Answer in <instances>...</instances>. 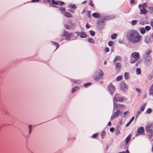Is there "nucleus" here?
<instances>
[{
    "instance_id": "f257e3e1",
    "label": "nucleus",
    "mask_w": 153,
    "mask_h": 153,
    "mask_svg": "<svg viewBox=\"0 0 153 153\" xmlns=\"http://www.w3.org/2000/svg\"><path fill=\"white\" fill-rule=\"evenodd\" d=\"M127 36L132 38H140L141 36L139 33L136 30H131L127 32Z\"/></svg>"
},
{
    "instance_id": "f03ea898",
    "label": "nucleus",
    "mask_w": 153,
    "mask_h": 153,
    "mask_svg": "<svg viewBox=\"0 0 153 153\" xmlns=\"http://www.w3.org/2000/svg\"><path fill=\"white\" fill-rule=\"evenodd\" d=\"M152 126L151 124H147L146 128L148 137L149 138H151L153 135V131L151 129Z\"/></svg>"
},
{
    "instance_id": "7ed1b4c3",
    "label": "nucleus",
    "mask_w": 153,
    "mask_h": 153,
    "mask_svg": "<svg viewBox=\"0 0 153 153\" xmlns=\"http://www.w3.org/2000/svg\"><path fill=\"white\" fill-rule=\"evenodd\" d=\"M103 75V73L102 71L98 70H97L94 75V79L95 80H97L100 79V76H102Z\"/></svg>"
},
{
    "instance_id": "20e7f679",
    "label": "nucleus",
    "mask_w": 153,
    "mask_h": 153,
    "mask_svg": "<svg viewBox=\"0 0 153 153\" xmlns=\"http://www.w3.org/2000/svg\"><path fill=\"white\" fill-rule=\"evenodd\" d=\"M124 98L123 97H122L120 95L117 94L115 95L113 99V101L116 102L117 101L119 102H122L124 101Z\"/></svg>"
},
{
    "instance_id": "39448f33",
    "label": "nucleus",
    "mask_w": 153,
    "mask_h": 153,
    "mask_svg": "<svg viewBox=\"0 0 153 153\" xmlns=\"http://www.w3.org/2000/svg\"><path fill=\"white\" fill-rule=\"evenodd\" d=\"M108 91L110 92V94L112 95L115 90L114 86L112 83H111L108 85Z\"/></svg>"
},
{
    "instance_id": "423d86ee",
    "label": "nucleus",
    "mask_w": 153,
    "mask_h": 153,
    "mask_svg": "<svg viewBox=\"0 0 153 153\" xmlns=\"http://www.w3.org/2000/svg\"><path fill=\"white\" fill-rule=\"evenodd\" d=\"M144 129L143 127H141L138 128L137 130V132L138 134H137L135 135V137H137L138 135L140 134H142L144 132Z\"/></svg>"
},
{
    "instance_id": "0eeeda50",
    "label": "nucleus",
    "mask_w": 153,
    "mask_h": 153,
    "mask_svg": "<svg viewBox=\"0 0 153 153\" xmlns=\"http://www.w3.org/2000/svg\"><path fill=\"white\" fill-rule=\"evenodd\" d=\"M120 88L123 91H126L128 89L126 85L125 82H123L120 84Z\"/></svg>"
},
{
    "instance_id": "6e6552de",
    "label": "nucleus",
    "mask_w": 153,
    "mask_h": 153,
    "mask_svg": "<svg viewBox=\"0 0 153 153\" xmlns=\"http://www.w3.org/2000/svg\"><path fill=\"white\" fill-rule=\"evenodd\" d=\"M131 56L134 59H136V60H138L140 58L139 53L137 52H134L132 53Z\"/></svg>"
},
{
    "instance_id": "1a4fd4ad",
    "label": "nucleus",
    "mask_w": 153,
    "mask_h": 153,
    "mask_svg": "<svg viewBox=\"0 0 153 153\" xmlns=\"http://www.w3.org/2000/svg\"><path fill=\"white\" fill-rule=\"evenodd\" d=\"M121 113L120 110H118L114 113L113 115L112 116L111 118V119H114L118 117Z\"/></svg>"
},
{
    "instance_id": "9d476101",
    "label": "nucleus",
    "mask_w": 153,
    "mask_h": 153,
    "mask_svg": "<svg viewBox=\"0 0 153 153\" xmlns=\"http://www.w3.org/2000/svg\"><path fill=\"white\" fill-rule=\"evenodd\" d=\"M52 4L55 5H58L60 6L65 4V3L62 1H57L56 2L54 0H52L51 1Z\"/></svg>"
},
{
    "instance_id": "9b49d317",
    "label": "nucleus",
    "mask_w": 153,
    "mask_h": 153,
    "mask_svg": "<svg viewBox=\"0 0 153 153\" xmlns=\"http://www.w3.org/2000/svg\"><path fill=\"white\" fill-rule=\"evenodd\" d=\"M73 34L72 33H69L65 31V30H64L61 34V36H62L69 37H70L71 35H73Z\"/></svg>"
},
{
    "instance_id": "f8f14e48",
    "label": "nucleus",
    "mask_w": 153,
    "mask_h": 153,
    "mask_svg": "<svg viewBox=\"0 0 153 153\" xmlns=\"http://www.w3.org/2000/svg\"><path fill=\"white\" fill-rule=\"evenodd\" d=\"M145 62L147 65L151 64L152 62V60L151 56H149L147 57L145 59Z\"/></svg>"
},
{
    "instance_id": "ddd939ff",
    "label": "nucleus",
    "mask_w": 153,
    "mask_h": 153,
    "mask_svg": "<svg viewBox=\"0 0 153 153\" xmlns=\"http://www.w3.org/2000/svg\"><path fill=\"white\" fill-rule=\"evenodd\" d=\"M121 64L120 62H117L115 64V69L118 71H119L121 68Z\"/></svg>"
},
{
    "instance_id": "4468645a",
    "label": "nucleus",
    "mask_w": 153,
    "mask_h": 153,
    "mask_svg": "<svg viewBox=\"0 0 153 153\" xmlns=\"http://www.w3.org/2000/svg\"><path fill=\"white\" fill-rule=\"evenodd\" d=\"M62 13L65 16L71 18L72 16L71 14L67 11H65L64 12H62Z\"/></svg>"
},
{
    "instance_id": "2eb2a0df",
    "label": "nucleus",
    "mask_w": 153,
    "mask_h": 153,
    "mask_svg": "<svg viewBox=\"0 0 153 153\" xmlns=\"http://www.w3.org/2000/svg\"><path fill=\"white\" fill-rule=\"evenodd\" d=\"M129 41L133 43H137L140 41V39H128Z\"/></svg>"
},
{
    "instance_id": "dca6fc26",
    "label": "nucleus",
    "mask_w": 153,
    "mask_h": 153,
    "mask_svg": "<svg viewBox=\"0 0 153 153\" xmlns=\"http://www.w3.org/2000/svg\"><path fill=\"white\" fill-rule=\"evenodd\" d=\"M78 35H79L81 38H85L87 37L86 34L83 32L81 33H79L78 34H77Z\"/></svg>"
},
{
    "instance_id": "f3484780",
    "label": "nucleus",
    "mask_w": 153,
    "mask_h": 153,
    "mask_svg": "<svg viewBox=\"0 0 153 153\" xmlns=\"http://www.w3.org/2000/svg\"><path fill=\"white\" fill-rule=\"evenodd\" d=\"M147 12L146 9L143 8L140 10V14L141 15L145 14Z\"/></svg>"
},
{
    "instance_id": "a211bd4d",
    "label": "nucleus",
    "mask_w": 153,
    "mask_h": 153,
    "mask_svg": "<svg viewBox=\"0 0 153 153\" xmlns=\"http://www.w3.org/2000/svg\"><path fill=\"white\" fill-rule=\"evenodd\" d=\"M92 16L95 18H98L100 17V14L97 13H94L92 14Z\"/></svg>"
},
{
    "instance_id": "6ab92c4d",
    "label": "nucleus",
    "mask_w": 153,
    "mask_h": 153,
    "mask_svg": "<svg viewBox=\"0 0 153 153\" xmlns=\"http://www.w3.org/2000/svg\"><path fill=\"white\" fill-rule=\"evenodd\" d=\"M121 58L120 56H116L114 59L113 62L114 63L117 61H121Z\"/></svg>"
},
{
    "instance_id": "aec40b11",
    "label": "nucleus",
    "mask_w": 153,
    "mask_h": 153,
    "mask_svg": "<svg viewBox=\"0 0 153 153\" xmlns=\"http://www.w3.org/2000/svg\"><path fill=\"white\" fill-rule=\"evenodd\" d=\"M114 101H113V102H114V110H115V109L118 108H119V106H118V104L117 103H116Z\"/></svg>"
},
{
    "instance_id": "412c9836",
    "label": "nucleus",
    "mask_w": 153,
    "mask_h": 153,
    "mask_svg": "<svg viewBox=\"0 0 153 153\" xmlns=\"http://www.w3.org/2000/svg\"><path fill=\"white\" fill-rule=\"evenodd\" d=\"M134 117H132L129 122L126 125V127H127L128 126L131 122L134 120Z\"/></svg>"
},
{
    "instance_id": "4be33fe9",
    "label": "nucleus",
    "mask_w": 153,
    "mask_h": 153,
    "mask_svg": "<svg viewBox=\"0 0 153 153\" xmlns=\"http://www.w3.org/2000/svg\"><path fill=\"white\" fill-rule=\"evenodd\" d=\"M146 104H144L143 105H142L140 107V110L141 111H143L145 107H146Z\"/></svg>"
},
{
    "instance_id": "5701e85b",
    "label": "nucleus",
    "mask_w": 153,
    "mask_h": 153,
    "mask_svg": "<svg viewBox=\"0 0 153 153\" xmlns=\"http://www.w3.org/2000/svg\"><path fill=\"white\" fill-rule=\"evenodd\" d=\"M131 139V135H129L128 137L126 138V144H127L129 141Z\"/></svg>"
},
{
    "instance_id": "b1692460",
    "label": "nucleus",
    "mask_w": 153,
    "mask_h": 153,
    "mask_svg": "<svg viewBox=\"0 0 153 153\" xmlns=\"http://www.w3.org/2000/svg\"><path fill=\"white\" fill-rule=\"evenodd\" d=\"M125 78L126 79H127L129 78V73L127 72H125Z\"/></svg>"
},
{
    "instance_id": "393cba45",
    "label": "nucleus",
    "mask_w": 153,
    "mask_h": 153,
    "mask_svg": "<svg viewBox=\"0 0 153 153\" xmlns=\"http://www.w3.org/2000/svg\"><path fill=\"white\" fill-rule=\"evenodd\" d=\"M149 93L151 95L153 94V85H152L151 87L150 88V90Z\"/></svg>"
},
{
    "instance_id": "a878e982",
    "label": "nucleus",
    "mask_w": 153,
    "mask_h": 153,
    "mask_svg": "<svg viewBox=\"0 0 153 153\" xmlns=\"http://www.w3.org/2000/svg\"><path fill=\"white\" fill-rule=\"evenodd\" d=\"M69 7H70L71 8L73 9H75L77 8L76 6L74 4L70 5L69 6Z\"/></svg>"
},
{
    "instance_id": "bb28decb",
    "label": "nucleus",
    "mask_w": 153,
    "mask_h": 153,
    "mask_svg": "<svg viewBox=\"0 0 153 153\" xmlns=\"http://www.w3.org/2000/svg\"><path fill=\"white\" fill-rule=\"evenodd\" d=\"M91 82L89 83H85L83 85V86L85 87V88H87L88 87V86H90L91 85Z\"/></svg>"
},
{
    "instance_id": "cd10ccee",
    "label": "nucleus",
    "mask_w": 153,
    "mask_h": 153,
    "mask_svg": "<svg viewBox=\"0 0 153 153\" xmlns=\"http://www.w3.org/2000/svg\"><path fill=\"white\" fill-rule=\"evenodd\" d=\"M79 89V87H75L72 89L71 92L72 93H74L76 91Z\"/></svg>"
},
{
    "instance_id": "c85d7f7f",
    "label": "nucleus",
    "mask_w": 153,
    "mask_h": 153,
    "mask_svg": "<svg viewBox=\"0 0 153 153\" xmlns=\"http://www.w3.org/2000/svg\"><path fill=\"white\" fill-rule=\"evenodd\" d=\"M52 42V43L53 45L54 46H55L56 47V48L55 50H56V49H57L59 47V45L55 42Z\"/></svg>"
},
{
    "instance_id": "c756f323",
    "label": "nucleus",
    "mask_w": 153,
    "mask_h": 153,
    "mask_svg": "<svg viewBox=\"0 0 153 153\" xmlns=\"http://www.w3.org/2000/svg\"><path fill=\"white\" fill-rule=\"evenodd\" d=\"M137 60H136V59H131L130 60V62L131 64H133Z\"/></svg>"
},
{
    "instance_id": "7c9ffc66",
    "label": "nucleus",
    "mask_w": 153,
    "mask_h": 153,
    "mask_svg": "<svg viewBox=\"0 0 153 153\" xmlns=\"http://www.w3.org/2000/svg\"><path fill=\"white\" fill-rule=\"evenodd\" d=\"M137 22V21L136 20H132L131 22V25H136Z\"/></svg>"
},
{
    "instance_id": "2f4dec72",
    "label": "nucleus",
    "mask_w": 153,
    "mask_h": 153,
    "mask_svg": "<svg viewBox=\"0 0 153 153\" xmlns=\"http://www.w3.org/2000/svg\"><path fill=\"white\" fill-rule=\"evenodd\" d=\"M146 32V30L144 28H141L140 29V32L142 34H144Z\"/></svg>"
},
{
    "instance_id": "473e14b6",
    "label": "nucleus",
    "mask_w": 153,
    "mask_h": 153,
    "mask_svg": "<svg viewBox=\"0 0 153 153\" xmlns=\"http://www.w3.org/2000/svg\"><path fill=\"white\" fill-rule=\"evenodd\" d=\"M136 73L137 74H139L141 73V70L140 68H138L137 69Z\"/></svg>"
},
{
    "instance_id": "72a5a7b5",
    "label": "nucleus",
    "mask_w": 153,
    "mask_h": 153,
    "mask_svg": "<svg viewBox=\"0 0 153 153\" xmlns=\"http://www.w3.org/2000/svg\"><path fill=\"white\" fill-rule=\"evenodd\" d=\"M123 77L121 76H120L117 78V81H120L122 79Z\"/></svg>"
},
{
    "instance_id": "f704fd0d",
    "label": "nucleus",
    "mask_w": 153,
    "mask_h": 153,
    "mask_svg": "<svg viewBox=\"0 0 153 153\" xmlns=\"http://www.w3.org/2000/svg\"><path fill=\"white\" fill-rule=\"evenodd\" d=\"M117 36V34L114 33L111 35V38H116Z\"/></svg>"
},
{
    "instance_id": "c9c22d12",
    "label": "nucleus",
    "mask_w": 153,
    "mask_h": 153,
    "mask_svg": "<svg viewBox=\"0 0 153 153\" xmlns=\"http://www.w3.org/2000/svg\"><path fill=\"white\" fill-rule=\"evenodd\" d=\"M32 125H30L28 126V128L29 130V133L31 134L32 131Z\"/></svg>"
},
{
    "instance_id": "e433bc0d",
    "label": "nucleus",
    "mask_w": 153,
    "mask_h": 153,
    "mask_svg": "<svg viewBox=\"0 0 153 153\" xmlns=\"http://www.w3.org/2000/svg\"><path fill=\"white\" fill-rule=\"evenodd\" d=\"M142 6H143V8L146 9L147 7V4L146 3H144L143 4Z\"/></svg>"
},
{
    "instance_id": "4c0bfd02",
    "label": "nucleus",
    "mask_w": 153,
    "mask_h": 153,
    "mask_svg": "<svg viewBox=\"0 0 153 153\" xmlns=\"http://www.w3.org/2000/svg\"><path fill=\"white\" fill-rule=\"evenodd\" d=\"M89 32L91 36H94L95 35V32L94 31L91 30L89 31Z\"/></svg>"
},
{
    "instance_id": "58836bf2",
    "label": "nucleus",
    "mask_w": 153,
    "mask_h": 153,
    "mask_svg": "<svg viewBox=\"0 0 153 153\" xmlns=\"http://www.w3.org/2000/svg\"><path fill=\"white\" fill-rule=\"evenodd\" d=\"M88 41L89 42L94 43V41L93 39H88Z\"/></svg>"
},
{
    "instance_id": "ea45409f",
    "label": "nucleus",
    "mask_w": 153,
    "mask_h": 153,
    "mask_svg": "<svg viewBox=\"0 0 153 153\" xmlns=\"http://www.w3.org/2000/svg\"><path fill=\"white\" fill-rule=\"evenodd\" d=\"M105 131H103L102 132V134L101 135V137L102 138H104V136L105 135Z\"/></svg>"
},
{
    "instance_id": "a19ab883",
    "label": "nucleus",
    "mask_w": 153,
    "mask_h": 153,
    "mask_svg": "<svg viewBox=\"0 0 153 153\" xmlns=\"http://www.w3.org/2000/svg\"><path fill=\"white\" fill-rule=\"evenodd\" d=\"M59 10L61 11L62 13L63 11H65L66 10V9L64 8L63 7H59Z\"/></svg>"
},
{
    "instance_id": "79ce46f5",
    "label": "nucleus",
    "mask_w": 153,
    "mask_h": 153,
    "mask_svg": "<svg viewBox=\"0 0 153 153\" xmlns=\"http://www.w3.org/2000/svg\"><path fill=\"white\" fill-rule=\"evenodd\" d=\"M89 5L93 7H94V4L92 3V2L91 0H90V2L89 3Z\"/></svg>"
},
{
    "instance_id": "37998d69",
    "label": "nucleus",
    "mask_w": 153,
    "mask_h": 153,
    "mask_svg": "<svg viewBox=\"0 0 153 153\" xmlns=\"http://www.w3.org/2000/svg\"><path fill=\"white\" fill-rule=\"evenodd\" d=\"M144 41L147 44H149L150 42V39H145Z\"/></svg>"
},
{
    "instance_id": "c03bdc74",
    "label": "nucleus",
    "mask_w": 153,
    "mask_h": 153,
    "mask_svg": "<svg viewBox=\"0 0 153 153\" xmlns=\"http://www.w3.org/2000/svg\"><path fill=\"white\" fill-rule=\"evenodd\" d=\"M152 109L151 108H149L147 110L146 112L147 114H150L152 112Z\"/></svg>"
},
{
    "instance_id": "a18cd8bd",
    "label": "nucleus",
    "mask_w": 153,
    "mask_h": 153,
    "mask_svg": "<svg viewBox=\"0 0 153 153\" xmlns=\"http://www.w3.org/2000/svg\"><path fill=\"white\" fill-rule=\"evenodd\" d=\"M141 111L140 110L137 111V114L136 117V118H137L138 117L139 115L141 113Z\"/></svg>"
},
{
    "instance_id": "49530a36",
    "label": "nucleus",
    "mask_w": 153,
    "mask_h": 153,
    "mask_svg": "<svg viewBox=\"0 0 153 153\" xmlns=\"http://www.w3.org/2000/svg\"><path fill=\"white\" fill-rule=\"evenodd\" d=\"M151 29V27L149 26H147L145 27V30H149Z\"/></svg>"
},
{
    "instance_id": "de8ad7c7",
    "label": "nucleus",
    "mask_w": 153,
    "mask_h": 153,
    "mask_svg": "<svg viewBox=\"0 0 153 153\" xmlns=\"http://www.w3.org/2000/svg\"><path fill=\"white\" fill-rule=\"evenodd\" d=\"M151 52V51L150 50L148 49L147 51H146V53L147 55H148Z\"/></svg>"
},
{
    "instance_id": "09e8293b",
    "label": "nucleus",
    "mask_w": 153,
    "mask_h": 153,
    "mask_svg": "<svg viewBox=\"0 0 153 153\" xmlns=\"http://www.w3.org/2000/svg\"><path fill=\"white\" fill-rule=\"evenodd\" d=\"M98 135V134L96 133V134H94L92 135V137L93 138H95L97 137Z\"/></svg>"
},
{
    "instance_id": "8fccbe9b",
    "label": "nucleus",
    "mask_w": 153,
    "mask_h": 153,
    "mask_svg": "<svg viewBox=\"0 0 153 153\" xmlns=\"http://www.w3.org/2000/svg\"><path fill=\"white\" fill-rule=\"evenodd\" d=\"M113 42L112 41H110L108 42V45L109 46H111L113 44Z\"/></svg>"
},
{
    "instance_id": "3c124183",
    "label": "nucleus",
    "mask_w": 153,
    "mask_h": 153,
    "mask_svg": "<svg viewBox=\"0 0 153 153\" xmlns=\"http://www.w3.org/2000/svg\"><path fill=\"white\" fill-rule=\"evenodd\" d=\"M136 91L138 93H140L141 92V90L140 89L137 88H136Z\"/></svg>"
},
{
    "instance_id": "603ef678",
    "label": "nucleus",
    "mask_w": 153,
    "mask_h": 153,
    "mask_svg": "<svg viewBox=\"0 0 153 153\" xmlns=\"http://www.w3.org/2000/svg\"><path fill=\"white\" fill-rule=\"evenodd\" d=\"M87 13H88V16L89 18H90L91 17V16L90 14L91 12L90 11H87Z\"/></svg>"
},
{
    "instance_id": "864d4df0",
    "label": "nucleus",
    "mask_w": 153,
    "mask_h": 153,
    "mask_svg": "<svg viewBox=\"0 0 153 153\" xmlns=\"http://www.w3.org/2000/svg\"><path fill=\"white\" fill-rule=\"evenodd\" d=\"M65 27L68 30H70V27L69 26L67 25H64Z\"/></svg>"
},
{
    "instance_id": "5fc2aeb1",
    "label": "nucleus",
    "mask_w": 153,
    "mask_h": 153,
    "mask_svg": "<svg viewBox=\"0 0 153 153\" xmlns=\"http://www.w3.org/2000/svg\"><path fill=\"white\" fill-rule=\"evenodd\" d=\"M91 27L90 24L87 23L86 24V27L87 28H89Z\"/></svg>"
},
{
    "instance_id": "6e6d98bb",
    "label": "nucleus",
    "mask_w": 153,
    "mask_h": 153,
    "mask_svg": "<svg viewBox=\"0 0 153 153\" xmlns=\"http://www.w3.org/2000/svg\"><path fill=\"white\" fill-rule=\"evenodd\" d=\"M75 26L74 25V24H72L71 25V27L72 29H74L75 28Z\"/></svg>"
},
{
    "instance_id": "4d7b16f0",
    "label": "nucleus",
    "mask_w": 153,
    "mask_h": 153,
    "mask_svg": "<svg viewBox=\"0 0 153 153\" xmlns=\"http://www.w3.org/2000/svg\"><path fill=\"white\" fill-rule=\"evenodd\" d=\"M114 131V128H111L110 129V131L111 132H113Z\"/></svg>"
},
{
    "instance_id": "13d9d810",
    "label": "nucleus",
    "mask_w": 153,
    "mask_h": 153,
    "mask_svg": "<svg viewBox=\"0 0 153 153\" xmlns=\"http://www.w3.org/2000/svg\"><path fill=\"white\" fill-rule=\"evenodd\" d=\"M118 105L119 108L120 107H122V108L125 107V106L123 105L118 104Z\"/></svg>"
},
{
    "instance_id": "bf43d9fd",
    "label": "nucleus",
    "mask_w": 153,
    "mask_h": 153,
    "mask_svg": "<svg viewBox=\"0 0 153 153\" xmlns=\"http://www.w3.org/2000/svg\"><path fill=\"white\" fill-rule=\"evenodd\" d=\"M119 42L121 44H123L124 43V41L123 39H122V40H119Z\"/></svg>"
},
{
    "instance_id": "052dcab7",
    "label": "nucleus",
    "mask_w": 153,
    "mask_h": 153,
    "mask_svg": "<svg viewBox=\"0 0 153 153\" xmlns=\"http://www.w3.org/2000/svg\"><path fill=\"white\" fill-rule=\"evenodd\" d=\"M128 113V111H126L124 113V117H125Z\"/></svg>"
},
{
    "instance_id": "680f3d73",
    "label": "nucleus",
    "mask_w": 153,
    "mask_h": 153,
    "mask_svg": "<svg viewBox=\"0 0 153 153\" xmlns=\"http://www.w3.org/2000/svg\"><path fill=\"white\" fill-rule=\"evenodd\" d=\"M40 0H32L31 1L32 2H36L39 1Z\"/></svg>"
},
{
    "instance_id": "e2e57ef3",
    "label": "nucleus",
    "mask_w": 153,
    "mask_h": 153,
    "mask_svg": "<svg viewBox=\"0 0 153 153\" xmlns=\"http://www.w3.org/2000/svg\"><path fill=\"white\" fill-rule=\"evenodd\" d=\"M150 24L151 27L153 28V21H151L150 22Z\"/></svg>"
},
{
    "instance_id": "0e129e2a",
    "label": "nucleus",
    "mask_w": 153,
    "mask_h": 153,
    "mask_svg": "<svg viewBox=\"0 0 153 153\" xmlns=\"http://www.w3.org/2000/svg\"><path fill=\"white\" fill-rule=\"evenodd\" d=\"M105 50L106 52H108L109 51V49L108 48L106 47V48H105Z\"/></svg>"
},
{
    "instance_id": "69168bd1",
    "label": "nucleus",
    "mask_w": 153,
    "mask_h": 153,
    "mask_svg": "<svg viewBox=\"0 0 153 153\" xmlns=\"http://www.w3.org/2000/svg\"><path fill=\"white\" fill-rule=\"evenodd\" d=\"M138 7L139 8H141L142 7H143L142 5L141 4H140L138 5Z\"/></svg>"
},
{
    "instance_id": "338daca9",
    "label": "nucleus",
    "mask_w": 153,
    "mask_h": 153,
    "mask_svg": "<svg viewBox=\"0 0 153 153\" xmlns=\"http://www.w3.org/2000/svg\"><path fill=\"white\" fill-rule=\"evenodd\" d=\"M130 3L133 4H135V3L134 2V0H131V1H130Z\"/></svg>"
},
{
    "instance_id": "774afa93",
    "label": "nucleus",
    "mask_w": 153,
    "mask_h": 153,
    "mask_svg": "<svg viewBox=\"0 0 153 153\" xmlns=\"http://www.w3.org/2000/svg\"><path fill=\"white\" fill-rule=\"evenodd\" d=\"M149 10H152L153 11V7H149Z\"/></svg>"
}]
</instances>
